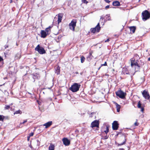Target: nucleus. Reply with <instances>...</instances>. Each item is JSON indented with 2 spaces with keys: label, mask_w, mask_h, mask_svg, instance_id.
<instances>
[{
  "label": "nucleus",
  "mask_w": 150,
  "mask_h": 150,
  "mask_svg": "<svg viewBox=\"0 0 150 150\" xmlns=\"http://www.w3.org/2000/svg\"><path fill=\"white\" fill-rule=\"evenodd\" d=\"M52 26H50L45 28V30H42L40 33L42 38H45L49 35L51 32V28Z\"/></svg>",
  "instance_id": "obj_1"
},
{
  "label": "nucleus",
  "mask_w": 150,
  "mask_h": 150,
  "mask_svg": "<svg viewBox=\"0 0 150 150\" xmlns=\"http://www.w3.org/2000/svg\"><path fill=\"white\" fill-rule=\"evenodd\" d=\"M101 27H100V23H98L97 25L93 28H91L89 32V33L94 34L98 33L100 30Z\"/></svg>",
  "instance_id": "obj_2"
},
{
  "label": "nucleus",
  "mask_w": 150,
  "mask_h": 150,
  "mask_svg": "<svg viewBox=\"0 0 150 150\" xmlns=\"http://www.w3.org/2000/svg\"><path fill=\"white\" fill-rule=\"evenodd\" d=\"M81 86V85L76 83H74L69 88V89L73 92L78 91Z\"/></svg>",
  "instance_id": "obj_3"
},
{
  "label": "nucleus",
  "mask_w": 150,
  "mask_h": 150,
  "mask_svg": "<svg viewBox=\"0 0 150 150\" xmlns=\"http://www.w3.org/2000/svg\"><path fill=\"white\" fill-rule=\"evenodd\" d=\"M142 18L146 21L149 19L150 17V13L146 10L143 11L142 13Z\"/></svg>",
  "instance_id": "obj_4"
},
{
  "label": "nucleus",
  "mask_w": 150,
  "mask_h": 150,
  "mask_svg": "<svg viewBox=\"0 0 150 150\" xmlns=\"http://www.w3.org/2000/svg\"><path fill=\"white\" fill-rule=\"evenodd\" d=\"M115 93L117 96L122 99L125 98V96L126 95V93L124 92L120 89L116 91Z\"/></svg>",
  "instance_id": "obj_5"
},
{
  "label": "nucleus",
  "mask_w": 150,
  "mask_h": 150,
  "mask_svg": "<svg viewBox=\"0 0 150 150\" xmlns=\"http://www.w3.org/2000/svg\"><path fill=\"white\" fill-rule=\"evenodd\" d=\"M35 50L37 51L40 54H43L46 53V52L43 47L38 45L35 48Z\"/></svg>",
  "instance_id": "obj_6"
},
{
  "label": "nucleus",
  "mask_w": 150,
  "mask_h": 150,
  "mask_svg": "<svg viewBox=\"0 0 150 150\" xmlns=\"http://www.w3.org/2000/svg\"><path fill=\"white\" fill-rule=\"evenodd\" d=\"M77 21L76 20H73L69 24V28L72 30L74 31L76 25Z\"/></svg>",
  "instance_id": "obj_7"
},
{
  "label": "nucleus",
  "mask_w": 150,
  "mask_h": 150,
  "mask_svg": "<svg viewBox=\"0 0 150 150\" xmlns=\"http://www.w3.org/2000/svg\"><path fill=\"white\" fill-rule=\"evenodd\" d=\"M99 125V121L96 120L93 122L91 124V127L93 128L94 127H98Z\"/></svg>",
  "instance_id": "obj_8"
},
{
  "label": "nucleus",
  "mask_w": 150,
  "mask_h": 150,
  "mask_svg": "<svg viewBox=\"0 0 150 150\" xmlns=\"http://www.w3.org/2000/svg\"><path fill=\"white\" fill-rule=\"evenodd\" d=\"M118 127V124L117 121H115L112 124V128L114 130L117 129Z\"/></svg>",
  "instance_id": "obj_9"
},
{
  "label": "nucleus",
  "mask_w": 150,
  "mask_h": 150,
  "mask_svg": "<svg viewBox=\"0 0 150 150\" xmlns=\"http://www.w3.org/2000/svg\"><path fill=\"white\" fill-rule=\"evenodd\" d=\"M143 96L146 99H148L149 98L150 96L148 92L145 90H144L142 93Z\"/></svg>",
  "instance_id": "obj_10"
},
{
  "label": "nucleus",
  "mask_w": 150,
  "mask_h": 150,
  "mask_svg": "<svg viewBox=\"0 0 150 150\" xmlns=\"http://www.w3.org/2000/svg\"><path fill=\"white\" fill-rule=\"evenodd\" d=\"M62 141L64 144L65 146H68L70 144V141L67 138H63Z\"/></svg>",
  "instance_id": "obj_11"
},
{
  "label": "nucleus",
  "mask_w": 150,
  "mask_h": 150,
  "mask_svg": "<svg viewBox=\"0 0 150 150\" xmlns=\"http://www.w3.org/2000/svg\"><path fill=\"white\" fill-rule=\"evenodd\" d=\"M130 30V33H134L136 30V27L135 26H132L128 27Z\"/></svg>",
  "instance_id": "obj_12"
},
{
  "label": "nucleus",
  "mask_w": 150,
  "mask_h": 150,
  "mask_svg": "<svg viewBox=\"0 0 150 150\" xmlns=\"http://www.w3.org/2000/svg\"><path fill=\"white\" fill-rule=\"evenodd\" d=\"M93 52L92 51L90 52L89 53V55L87 57V60L88 61H90L92 58L93 57V56L92 55Z\"/></svg>",
  "instance_id": "obj_13"
},
{
  "label": "nucleus",
  "mask_w": 150,
  "mask_h": 150,
  "mask_svg": "<svg viewBox=\"0 0 150 150\" xmlns=\"http://www.w3.org/2000/svg\"><path fill=\"white\" fill-rule=\"evenodd\" d=\"M52 124V122L51 121H49L43 125L45 126V128H47L50 127Z\"/></svg>",
  "instance_id": "obj_14"
},
{
  "label": "nucleus",
  "mask_w": 150,
  "mask_h": 150,
  "mask_svg": "<svg viewBox=\"0 0 150 150\" xmlns=\"http://www.w3.org/2000/svg\"><path fill=\"white\" fill-rule=\"evenodd\" d=\"M63 16V14L62 13H59L58 14V22L59 23L61 22L62 21V18Z\"/></svg>",
  "instance_id": "obj_15"
},
{
  "label": "nucleus",
  "mask_w": 150,
  "mask_h": 150,
  "mask_svg": "<svg viewBox=\"0 0 150 150\" xmlns=\"http://www.w3.org/2000/svg\"><path fill=\"white\" fill-rule=\"evenodd\" d=\"M137 107L138 108L141 109V111L143 112L144 110V108L142 106V104L140 103V101H139L138 103Z\"/></svg>",
  "instance_id": "obj_16"
},
{
  "label": "nucleus",
  "mask_w": 150,
  "mask_h": 150,
  "mask_svg": "<svg viewBox=\"0 0 150 150\" xmlns=\"http://www.w3.org/2000/svg\"><path fill=\"white\" fill-rule=\"evenodd\" d=\"M136 61V60H132L131 61V66L132 67H133L134 66H135L136 65H137L138 64L137 62V61Z\"/></svg>",
  "instance_id": "obj_17"
},
{
  "label": "nucleus",
  "mask_w": 150,
  "mask_h": 150,
  "mask_svg": "<svg viewBox=\"0 0 150 150\" xmlns=\"http://www.w3.org/2000/svg\"><path fill=\"white\" fill-rule=\"evenodd\" d=\"M112 5L115 6H119L120 5V2L117 1H114L112 3Z\"/></svg>",
  "instance_id": "obj_18"
},
{
  "label": "nucleus",
  "mask_w": 150,
  "mask_h": 150,
  "mask_svg": "<svg viewBox=\"0 0 150 150\" xmlns=\"http://www.w3.org/2000/svg\"><path fill=\"white\" fill-rule=\"evenodd\" d=\"M40 75L39 74L37 73L33 75V78L34 79H39L40 78Z\"/></svg>",
  "instance_id": "obj_19"
},
{
  "label": "nucleus",
  "mask_w": 150,
  "mask_h": 150,
  "mask_svg": "<svg viewBox=\"0 0 150 150\" xmlns=\"http://www.w3.org/2000/svg\"><path fill=\"white\" fill-rule=\"evenodd\" d=\"M115 104L116 106V108L117 110V111L118 112H119L120 111V105H118L117 103H115Z\"/></svg>",
  "instance_id": "obj_20"
},
{
  "label": "nucleus",
  "mask_w": 150,
  "mask_h": 150,
  "mask_svg": "<svg viewBox=\"0 0 150 150\" xmlns=\"http://www.w3.org/2000/svg\"><path fill=\"white\" fill-rule=\"evenodd\" d=\"M135 69L136 71H139L140 69V66L138 64H137L135 66Z\"/></svg>",
  "instance_id": "obj_21"
},
{
  "label": "nucleus",
  "mask_w": 150,
  "mask_h": 150,
  "mask_svg": "<svg viewBox=\"0 0 150 150\" xmlns=\"http://www.w3.org/2000/svg\"><path fill=\"white\" fill-rule=\"evenodd\" d=\"M90 117H92L93 116H96V112H92L91 113H88Z\"/></svg>",
  "instance_id": "obj_22"
},
{
  "label": "nucleus",
  "mask_w": 150,
  "mask_h": 150,
  "mask_svg": "<svg viewBox=\"0 0 150 150\" xmlns=\"http://www.w3.org/2000/svg\"><path fill=\"white\" fill-rule=\"evenodd\" d=\"M134 60H136V61H138V60L139 59V57L137 54H134Z\"/></svg>",
  "instance_id": "obj_23"
},
{
  "label": "nucleus",
  "mask_w": 150,
  "mask_h": 150,
  "mask_svg": "<svg viewBox=\"0 0 150 150\" xmlns=\"http://www.w3.org/2000/svg\"><path fill=\"white\" fill-rule=\"evenodd\" d=\"M54 146L53 145L51 144L49 147V150H54Z\"/></svg>",
  "instance_id": "obj_24"
},
{
  "label": "nucleus",
  "mask_w": 150,
  "mask_h": 150,
  "mask_svg": "<svg viewBox=\"0 0 150 150\" xmlns=\"http://www.w3.org/2000/svg\"><path fill=\"white\" fill-rule=\"evenodd\" d=\"M126 139H125V138L123 140V142L122 143H121L120 144H118V146H121L123 145H124V144H125L126 143Z\"/></svg>",
  "instance_id": "obj_25"
},
{
  "label": "nucleus",
  "mask_w": 150,
  "mask_h": 150,
  "mask_svg": "<svg viewBox=\"0 0 150 150\" xmlns=\"http://www.w3.org/2000/svg\"><path fill=\"white\" fill-rule=\"evenodd\" d=\"M21 57V55L19 53H17L16 54L15 58L16 59H20Z\"/></svg>",
  "instance_id": "obj_26"
},
{
  "label": "nucleus",
  "mask_w": 150,
  "mask_h": 150,
  "mask_svg": "<svg viewBox=\"0 0 150 150\" xmlns=\"http://www.w3.org/2000/svg\"><path fill=\"white\" fill-rule=\"evenodd\" d=\"M85 59V58L83 56H82L81 57V63H83L84 61V60Z\"/></svg>",
  "instance_id": "obj_27"
},
{
  "label": "nucleus",
  "mask_w": 150,
  "mask_h": 150,
  "mask_svg": "<svg viewBox=\"0 0 150 150\" xmlns=\"http://www.w3.org/2000/svg\"><path fill=\"white\" fill-rule=\"evenodd\" d=\"M22 112L20 110H18L16 111L14 113V114H21Z\"/></svg>",
  "instance_id": "obj_28"
},
{
  "label": "nucleus",
  "mask_w": 150,
  "mask_h": 150,
  "mask_svg": "<svg viewBox=\"0 0 150 150\" xmlns=\"http://www.w3.org/2000/svg\"><path fill=\"white\" fill-rule=\"evenodd\" d=\"M81 1L83 3L86 4H87L88 2L87 0H81Z\"/></svg>",
  "instance_id": "obj_29"
},
{
  "label": "nucleus",
  "mask_w": 150,
  "mask_h": 150,
  "mask_svg": "<svg viewBox=\"0 0 150 150\" xmlns=\"http://www.w3.org/2000/svg\"><path fill=\"white\" fill-rule=\"evenodd\" d=\"M4 119V117L2 115H0V121H3Z\"/></svg>",
  "instance_id": "obj_30"
},
{
  "label": "nucleus",
  "mask_w": 150,
  "mask_h": 150,
  "mask_svg": "<svg viewBox=\"0 0 150 150\" xmlns=\"http://www.w3.org/2000/svg\"><path fill=\"white\" fill-rule=\"evenodd\" d=\"M137 120H136V121L134 123V125L135 126H138L139 123L137 122Z\"/></svg>",
  "instance_id": "obj_31"
},
{
  "label": "nucleus",
  "mask_w": 150,
  "mask_h": 150,
  "mask_svg": "<svg viewBox=\"0 0 150 150\" xmlns=\"http://www.w3.org/2000/svg\"><path fill=\"white\" fill-rule=\"evenodd\" d=\"M109 132V129L108 127V126H107L106 127V130H105L104 131V132H105V133L107 134V133Z\"/></svg>",
  "instance_id": "obj_32"
},
{
  "label": "nucleus",
  "mask_w": 150,
  "mask_h": 150,
  "mask_svg": "<svg viewBox=\"0 0 150 150\" xmlns=\"http://www.w3.org/2000/svg\"><path fill=\"white\" fill-rule=\"evenodd\" d=\"M57 70H56V71H57V74H58L59 73V67H57Z\"/></svg>",
  "instance_id": "obj_33"
},
{
  "label": "nucleus",
  "mask_w": 150,
  "mask_h": 150,
  "mask_svg": "<svg viewBox=\"0 0 150 150\" xmlns=\"http://www.w3.org/2000/svg\"><path fill=\"white\" fill-rule=\"evenodd\" d=\"M36 141H37V145L38 146H40V142L39 141V140H38V139H37V140H36Z\"/></svg>",
  "instance_id": "obj_34"
},
{
  "label": "nucleus",
  "mask_w": 150,
  "mask_h": 150,
  "mask_svg": "<svg viewBox=\"0 0 150 150\" xmlns=\"http://www.w3.org/2000/svg\"><path fill=\"white\" fill-rule=\"evenodd\" d=\"M10 108V106L9 105H7L5 107V108L6 109H8Z\"/></svg>",
  "instance_id": "obj_35"
},
{
  "label": "nucleus",
  "mask_w": 150,
  "mask_h": 150,
  "mask_svg": "<svg viewBox=\"0 0 150 150\" xmlns=\"http://www.w3.org/2000/svg\"><path fill=\"white\" fill-rule=\"evenodd\" d=\"M107 64L106 62H105V63L104 64H101V66H107Z\"/></svg>",
  "instance_id": "obj_36"
},
{
  "label": "nucleus",
  "mask_w": 150,
  "mask_h": 150,
  "mask_svg": "<svg viewBox=\"0 0 150 150\" xmlns=\"http://www.w3.org/2000/svg\"><path fill=\"white\" fill-rule=\"evenodd\" d=\"M27 121V120H24L23 122H21L20 124H24V123H25V122H26Z\"/></svg>",
  "instance_id": "obj_37"
},
{
  "label": "nucleus",
  "mask_w": 150,
  "mask_h": 150,
  "mask_svg": "<svg viewBox=\"0 0 150 150\" xmlns=\"http://www.w3.org/2000/svg\"><path fill=\"white\" fill-rule=\"evenodd\" d=\"M33 134H34V133L31 132V133H30V134H29V136H30V137L32 136L33 135Z\"/></svg>",
  "instance_id": "obj_38"
},
{
  "label": "nucleus",
  "mask_w": 150,
  "mask_h": 150,
  "mask_svg": "<svg viewBox=\"0 0 150 150\" xmlns=\"http://www.w3.org/2000/svg\"><path fill=\"white\" fill-rule=\"evenodd\" d=\"M3 58L0 56V62H3Z\"/></svg>",
  "instance_id": "obj_39"
},
{
  "label": "nucleus",
  "mask_w": 150,
  "mask_h": 150,
  "mask_svg": "<svg viewBox=\"0 0 150 150\" xmlns=\"http://www.w3.org/2000/svg\"><path fill=\"white\" fill-rule=\"evenodd\" d=\"M104 0L106 3H109L110 2V1H109V0Z\"/></svg>",
  "instance_id": "obj_40"
},
{
  "label": "nucleus",
  "mask_w": 150,
  "mask_h": 150,
  "mask_svg": "<svg viewBox=\"0 0 150 150\" xmlns=\"http://www.w3.org/2000/svg\"><path fill=\"white\" fill-rule=\"evenodd\" d=\"M104 17L103 16H101L100 17V21L101 20H102V21L103 19H104Z\"/></svg>",
  "instance_id": "obj_41"
},
{
  "label": "nucleus",
  "mask_w": 150,
  "mask_h": 150,
  "mask_svg": "<svg viewBox=\"0 0 150 150\" xmlns=\"http://www.w3.org/2000/svg\"><path fill=\"white\" fill-rule=\"evenodd\" d=\"M110 6L109 5H107L105 7V9H107L108 8H109Z\"/></svg>",
  "instance_id": "obj_42"
},
{
  "label": "nucleus",
  "mask_w": 150,
  "mask_h": 150,
  "mask_svg": "<svg viewBox=\"0 0 150 150\" xmlns=\"http://www.w3.org/2000/svg\"><path fill=\"white\" fill-rule=\"evenodd\" d=\"M109 40H109V39L108 38L106 40H105V42H108L109 41Z\"/></svg>",
  "instance_id": "obj_43"
},
{
  "label": "nucleus",
  "mask_w": 150,
  "mask_h": 150,
  "mask_svg": "<svg viewBox=\"0 0 150 150\" xmlns=\"http://www.w3.org/2000/svg\"><path fill=\"white\" fill-rule=\"evenodd\" d=\"M30 137L28 136L27 137V140L28 141H29L30 140Z\"/></svg>",
  "instance_id": "obj_44"
},
{
  "label": "nucleus",
  "mask_w": 150,
  "mask_h": 150,
  "mask_svg": "<svg viewBox=\"0 0 150 150\" xmlns=\"http://www.w3.org/2000/svg\"><path fill=\"white\" fill-rule=\"evenodd\" d=\"M108 138V137H107V136H105L104 137V139H107Z\"/></svg>",
  "instance_id": "obj_45"
},
{
  "label": "nucleus",
  "mask_w": 150,
  "mask_h": 150,
  "mask_svg": "<svg viewBox=\"0 0 150 150\" xmlns=\"http://www.w3.org/2000/svg\"><path fill=\"white\" fill-rule=\"evenodd\" d=\"M8 45H6L5 46V49H6V48H8Z\"/></svg>",
  "instance_id": "obj_46"
},
{
  "label": "nucleus",
  "mask_w": 150,
  "mask_h": 150,
  "mask_svg": "<svg viewBox=\"0 0 150 150\" xmlns=\"http://www.w3.org/2000/svg\"><path fill=\"white\" fill-rule=\"evenodd\" d=\"M119 150H125L123 148H120L119 149Z\"/></svg>",
  "instance_id": "obj_47"
},
{
  "label": "nucleus",
  "mask_w": 150,
  "mask_h": 150,
  "mask_svg": "<svg viewBox=\"0 0 150 150\" xmlns=\"http://www.w3.org/2000/svg\"><path fill=\"white\" fill-rule=\"evenodd\" d=\"M12 1H12V0H11L10 1V3H12Z\"/></svg>",
  "instance_id": "obj_48"
},
{
  "label": "nucleus",
  "mask_w": 150,
  "mask_h": 150,
  "mask_svg": "<svg viewBox=\"0 0 150 150\" xmlns=\"http://www.w3.org/2000/svg\"><path fill=\"white\" fill-rule=\"evenodd\" d=\"M148 61H150V57L148 58Z\"/></svg>",
  "instance_id": "obj_49"
},
{
  "label": "nucleus",
  "mask_w": 150,
  "mask_h": 150,
  "mask_svg": "<svg viewBox=\"0 0 150 150\" xmlns=\"http://www.w3.org/2000/svg\"><path fill=\"white\" fill-rule=\"evenodd\" d=\"M101 66L100 67H99L98 68V70H99L100 69V68H101Z\"/></svg>",
  "instance_id": "obj_50"
},
{
  "label": "nucleus",
  "mask_w": 150,
  "mask_h": 150,
  "mask_svg": "<svg viewBox=\"0 0 150 150\" xmlns=\"http://www.w3.org/2000/svg\"><path fill=\"white\" fill-rule=\"evenodd\" d=\"M75 73L77 74H78V72H76Z\"/></svg>",
  "instance_id": "obj_51"
},
{
  "label": "nucleus",
  "mask_w": 150,
  "mask_h": 150,
  "mask_svg": "<svg viewBox=\"0 0 150 150\" xmlns=\"http://www.w3.org/2000/svg\"><path fill=\"white\" fill-rule=\"evenodd\" d=\"M108 20H110V18H109L108 19Z\"/></svg>",
  "instance_id": "obj_52"
},
{
  "label": "nucleus",
  "mask_w": 150,
  "mask_h": 150,
  "mask_svg": "<svg viewBox=\"0 0 150 150\" xmlns=\"http://www.w3.org/2000/svg\"><path fill=\"white\" fill-rule=\"evenodd\" d=\"M82 74V73H81L80 74L81 75V74Z\"/></svg>",
  "instance_id": "obj_53"
},
{
  "label": "nucleus",
  "mask_w": 150,
  "mask_h": 150,
  "mask_svg": "<svg viewBox=\"0 0 150 150\" xmlns=\"http://www.w3.org/2000/svg\"><path fill=\"white\" fill-rule=\"evenodd\" d=\"M140 0H139V1H140Z\"/></svg>",
  "instance_id": "obj_54"
},
{
  "label": "nucleus",
  "mask_w": 150,
  "mask_h": 150,
  "mask_svg": "<svg viewBox=\"0 0 150 150\" xmlns=\"http://www.w3.org/2000/svg\"><path fill=\"white\" fill-rule=\"evenodd\" d=\"M1 86V85H0V86Z\"/></svg>",
  "instance_id": "obj_55"
}]
</instances>
